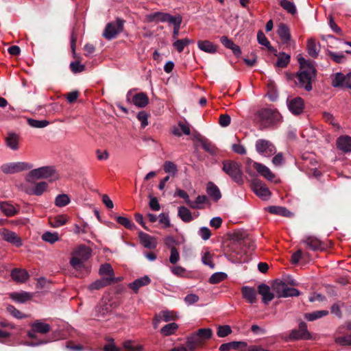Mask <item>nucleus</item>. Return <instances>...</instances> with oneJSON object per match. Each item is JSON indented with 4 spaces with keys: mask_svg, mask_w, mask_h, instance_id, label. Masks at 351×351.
I'll list each match as a JSON object with an SVG mask.
<instances>
[{
    "mask_svg": "<svg viewBox=\"0 0 351 351\" xmlns=\"http://www.w3.org/2000/svg\"><path fill=\"white\" fill-rule=\"evenodd\" d=\"M32 329L27 332V335L31 339L36 338V333L46 334L49 332L51 326L49 324L43 322L40 320H36L31 324Z\"/></svg>",
    "mask_w": 351,
    "mask_h": 351,
    "instance_id": "nucleus-11",
    "label": "nucleus"
},
{
    "mask_svg": "<svg viewBox=\"0 0 351 351\" xmlns=\"http://www.w3.org/2000/svg\"><path fill=\"white\" fill-rule=\"evenodd\" d=\"M212 335L213 330L210 328H200L187 337V346L191 350H194L204 341L210 339Z\"/></svg>",
    "mask_w": 351,
    "mask_h": 351,
    "instance_id": "nucleus-3",
    "label": "nucleus"
},
{
    "mask_svg": "<svg viewBox=\"0 0 351 351\" xmlns=\"http://www.w3.org/2000/svg\"><path fill=\"white\" fill-rule=\"evenodd\" d=\"M123 28V21L118 19L115 21L106 25L103 36L108 40H112L115 38L119 33L122 32Z\"/></svg>",
    "mask_w": 351,
    "mask_h": 351,
    "instance_id": "nucleus-7",
    "label": "nucleus"
},
{
    "mask_svg": "<svg viewBox=\"0 0 351 351\" xmlns=\"http://www.w3.org/2000/svg\"><path fill=\"white\" fill-rule=\"evenodd\" d=\"M0 210L7 217L14 216L18 213V209L6 202H0Z\"/></svg>",
    "mask_w": 351,
    "mask_h": 351,
    "instance_id": "nucleus-37",
    "label": "nucleus"
},
{
    "mask_svg": "<svg viewBox=\"0 0 351 351\" xmlns=\"http://www.w3.org/2000/svg\"><path fill=\"white\" fill-rule=\"evenodd\" d=\"M112 311L110 304H108L106 302L99 303L94 309L93 316L98 321L104 319L107 315H108Z\"/></svg>",
    "mask_w": 351,
    "mask_h": 351,
    "instance_id": "nucleus-15",
    "label": "nucleus"
},
{
    "mask_svg": "<svg viewBox=\"0 0 351 351\" xmlns=\"http://www.w3.org/2000/svg\"><path fill=\"white\" fill-rule=\"evenodd\" d=\"M280 5L289 13L294 14L296 13V8L293 2L288 0H282L280 3Z\"/></svg>",
    "mask_w": 351,
    "mask_h": 351,
    "instance_id": "nucleus-55",
    "label": "nucleus"
},
{
    "mask_svg": "<svg viewBox=\"0 0 351 351\" xmlns=\"http://www.w3.org/2000/svg\"><path fill=\"white\" fill-rule=\"evenodd\" d=\"M38 179L56 180L58 179V175L53 167L45 166L31 170L25 177V180L28 182H32L34 180Z\"/></svg>",
    "mask_w": 351,
    "mask_h": 351,
    "instance_id": "nucleus-2",
    "label": "nucleus"
},
{
    "mask_svg": "<svg viewBox=\"0 0 351 351\" xmlns=\"http://www.w3.org/2000/svg\"><path fill=\"white\" fill-rule=\"evenodd\" d=\"M240 346L246 347L247 343L245 341H231L226 343H223L219 347L221 351H228L230 350H237Z\"/></svg>",
    "mask_w": 351,
    "mask_h": 351,
    "instance_id": "nucleus-38",
    "label": "nucleus"
},
{
    "mask_svg": "<svg viewBox=\"0 0 351 351\" xmlns=\"http://www.w3.org/2000/svg\"><path fill=\"white\" fill-rule=\"evenodd\" d=\"M114 281V278H102L97 280L88 286L90 291L99 290L104 287L111 285Z\"/></svg>",
    "mask_w": 351,
    "mask_h": 351,
    "instance_id": "nucleus-25",
    "label": "nucleus"
},
{
    "mask_svg": "<svg viewBox=\"0 0 351 351\" xmlns=\"http://www.w3.org/2000/svg\"><path fill=\"white\" fill-rule=\"evenodd\" d=\"M222 169L235 182L239 184L243 183L242 172L238 162L232 160H225L223 162Z\"/></svg>",
    "mask_w": 351,
    "mask_h": 351,
    "instance_id": "nucleus-5",
    "label": "nucleus"
},
{
    "mask_svg": "<svg viewBox=\"0 0 351 351\" xmlns=\"http://www.w3.org/2000/svg\"><path fill=\"white\" fill-rule=\"evenodd\" d=\"M178 215L185 223L191 222L193 219L191 211L185 206L178 208Z\"/></svg>",
    "mask_w": 351,
    "mask_h": 351,
    "instance_id": "nucleus-42",
    "label": "nucleus"
},
{
    "mask_svg": "<svg viewBox=\"0 0 351 351\" xmlns=\"http://www.w3.org/2000/svg\"><path fill=\"white\" fill-rule=\"evenodd\" d=\"M287 104L289 111L292 114L299 115L303 112L304 103L302 98L296 97L293 99H287Z\"/></svg>",
    "mask_w": 351,
    "mask_h": 351,
    "instance_id": "nucleus-12",
    "label": "nucleus"
},
{
    "mask_svg": "<svg viewBox=\"0 0 351 351\" xmlns=\"http://www.w3.org/2000/svg\"><path fill=\"white\" fill-rule=\"evenodd\" d=\"M0 234L3 240L14 245L16 247H20L23 245L21 237L14 232L10 231L8 229H2L0 230Z\"/></svg>",
    "mask_w": 351,
    "mask_h": 351,
    "instance_id": "nucleus-16",
    "label": "nucleus"
},
{
    "mask_svg": "<svg viewBox=\"0 0 351 351\" xmlns=\"http://www.w3.org/2000/svg\"><path fill=\"white\" fill-rule=\"evenodd\" d=\"M291 339H311V334L307 330V326L304 322H301L299 325L298 330H293L290 334Z\"/></svg>",
    "mask_w": 351,
    "mask_h": 351,
    "instance_id": "nucleus-17",
    "label": "nucleus"
},
{
    "mask_svg": "<svg viewBox=\"0 0 351 351\" xmlns=\"http://www.w3.org/2000/svg\"><path fill=\"white\" fill-rule=\"evenodd\" d=\"M332 85L334 87H343L351 89V72L344 75L341 72L337 73L332 77Z\"/></svg>",
    "mask_w": 351,
    "mask_h": 351,
    "instance_id": "nucleus-10",
    "label": "nucleus"
},
{
    "mask_svg": "<svg viewBox=\"0 0 351 351\" xmlns=\"http://www.w3.org/2000/svg\"><path fill=\"white\" fill-rule=\"evenodd\" d=\"M72 256L73 257L70 260V264L74 269L78 270L84 267V263L85 261H82L80 258H79L77 256Z\"/></svg>",
    "mask_w": 351,
    "mask_h": 351,
    "instance_id": "nucleus-58",
    "label": "nucleus"
},
{
    "mask_svg": "<svg viewBox=\"0 0 351 351\" xmlns=\"http://www.w3.org/2000/svg\"><path fill=\"white\" fill-rule=\"evenodd\" d=\"M328 311L327 310L315 311L311 313H306L304 317L307 321L312 322L324 317L328 315Z\"/></svg>",
    "mask_w": 351,
    "mask_h": 351,
    "instance_id": "nucleus-39",
    "label": "nucleus"
},
{
    "mask_svg": "<svg viewBox=\"0 0 351 351\" xmlns=\"http://www.w3.org/2000/svg\"><path fill=\"white\" fill-rule=\"evenodd\" d=\"M328 56L332 58V60L335 62L336 63H343L346 61V57L345 55L341 52V53H336L331 51H329L328 52Z\"/></svg>",
    "mask_w": 351,
    "mask_h": 351,
    "instance_id": "nucleus-56",
    "label": "nucleus"
},
{
    "mask_svg": "<svg viewBox=\"0 0 351 351\" xmlns=\"http://www.w3.org/2000/svg\"><path fill=\"white\" fill-rule=\"evenodd\" d=\"M172 133L177 136H181L182 134L189 135L191 130L187 123L180 121L177 126L173 128Z\"/></svg>",
    "mask_w": 351,
    "mask_h": 351,
    "instance_id": "nucleus-31",
    "label": "nucleus"
},
{
    "mask_svg": "<svg viewBox=\"0 0 351 351\" xmlns=\"http://www.w3.org/2000/svg\"><path fill=\"white\" fill-rule=\"evenodd\" d=\"M42 239L46 242L53 244L59 241L60 237L58 232H46L43 234Z\"/></svg>",
    "mask_w": 351,
    "mask_h": 351,
    "instance_id": "nucleus-49",
    "label": "nucleus"
},
{
    "mask_svg": "<svg viewBox=\"0 0 351 351\" xmlns=\"http://www.w3.org/2000/svg\"><path fill=\"white\" fill-rule=\"evenodd\" d=\"M277 34L283 43H287L291 39L289 28L284 23H280L278 25Z\"/></svg>",
    "mask_w": 351,
    "mask_h": 351,
    "instance_id": "nucleus-28",
    "label": "nucleus"
},
{
    "mask_svg": "<svg viewBox=\"0 0 351 351\" xmlns=\"http://www.w3.org/2000/svg\"><path fill=\"white\" fill-rule=\"evenodd\" d=\"M10 298L15 302L25 303L32 299V294L26 291L14 292L10 295Z\"/></svg>",
    "mask_w": 351,
    "mask_h": 351,
    "instance_id": "nucleus-36",
    "label": "nucleus"
},
{
    "mask_svg": "<svg viewBox=\"0 0 351 351\" xmlns=\"http://www.w3.org/2000/svg\"><path fill=\"white\" fill-rule=\"evenodd\" d=\"M47 187L48 184L46 182H40L36 184L34 187L26 190V193L29 195L40 196L47 190Z\"/></svg>",
    "mask_w": 351,
    "mask_h": 351,
    "instance_id": "nucleus-30",
    "label": "nucleus"
},
{
    "mask_svg": "<svg viewBox=\"0 0 351 351\" xmlns=\"http://www.w3.org/2000/svg\"><path fill=\"white\" fill-rule=\"evenodd\" d=\"M258 292L262 296L263 302L267 304L274 298V294L266 284H261L258 287Z\"/></svg>",
    "mask_w": 351,
    "mask_h": 351,
    "instance_id": "nucleus-19",
    "label": "nucleus"
},
{
    "mask_svg": "<svg viewBox=\"0 0 351 351\" xmlns=\"http://www.w3.org/2000/svg\"><path fill=\"white\" fill-rule=\"evenodd\" d=\"M220 41L224 47L231 49L234 55L239 56L241 53L240 47L238 45H235L233 43V41L229 39L227 36H221L220 38Z\"/></svg>",
    "mask_w": 351,
    "mask_h": 351,
    "instance_id": "nucleus-32",
    "label": "nucleus"
},
{
    "mask_svg": "<svg viewBox=\"0 0 351 351\" xmlns=\"http://www.w3.org/2000/svg\"><path fill=\"white\" fill-rule=\"evenodd\" d=\"M260 124L262 128L271 127L280 121V113L274 110L265 108L258 112Z\"/></svg>",
    "mask_w": 351,
    "mask_h": 351,
    "instance_id": "nucleus-4",
    "label": "nucleus"
},
{
    "mask_svg": "<svg viewBox=\"0 0 351 351\" xmlns=\"http://www.w3.org/2000/svg\"><path fill=\"white\" fill-rule=\"evenodd\" d=\"M200 143L202 148L207 152L215 154L216 152V148L215 145L206 138L200 139Z\"/></svg>",
    "mask_w": 351,
    "mask_h": 351,
    "instance_id": "nucleus-50",
    "label": "nucleus"
},
{
    "mask_svg": "<svg viewBox=\"0 0 351 351\" xmlns=\"http://www.w3.org/2000/svg\"><path fill=\"white\" fill-rule=\"evenodd\" d=\"M178 328V325L175 323L172 322L168 324H166L160 329V332L164 336H170L175 333V332Z\"/></svg>",
    "mask_w": 351,
    "mask_h": 351,
    "instance_id": "nucleus-45",
    "label": "nucleus"
},
{
    "mask_svg": "<svg viewBox=\"0 0 351 351\" xmlns=\"http://www.w3.org/2000/svg\"><path fill=\"white\" fill-rule=\"evenodd\" d=\"M123 346L128 351H141L143 350V346L141 345L134 346L130 340L124 341Z\"/></svg>",
    "mask_w": 351,
    "mask_h": 351,
    "instance_id": "nucleus-61",
    "label": "nucleus"
},
{
    "mask_svg": "<svg viewBox=\"0 0 351 351\" xmlns=\"http://www.w3.org/2000/svg\"><path fill=\"white\" fill-rule=\"evenodd\" d=\"M307 51L310 56L315 58L319 55L320 46L315 39L310 38L307 42Z\"/></svg>",
    "mask_w": 351,
    "mask_h": 351,
    "instance_id": "nucleus-34",
    "label": "nucleus"
},
{
    "mask_svg": "<svg viewBox=\"0 0 351 351\" xmlns=\"http://www.w3.org/2000/svg\"><path fill=\"white\" fill-rule=\"evenodd\" d=\"M6 145L12 150L19 149V136L14 132H9L5 138Z\"/></svg>",
    "mask_w": 351,
    "mask_h": 351,
    "instance_id": "nucleus-33",
    "label": "nucleus"
},
{
    "mask_svg": "<svg viewBox=\"0 0 351 351\" xmlns=\"http://www.w3.org/2000/svg\"><path fill=\"white\" fill-rule=\"evenodd\" d=\"M337 147L344 153L351 152V137L347 135L341 136L337 139Z\"/></svg>",
    "mask_w": 351,
    "mask_h": 351,
    "instance_id": "nucleus-20",
    "label": "nucleus"
},
{
    "mask_svg": "<svg viewBox=\"0 0 351 351\" xmlns=\"http://www.w3.org/2000/svg\"><path fill=\"white\" fill-rule=\"evenodd\" d=\"M151 282V279L148 276H144L143 277L136 279L128 285V287L132 289L134 293H137L139 289L142 287L147 286Z\"/></svg>",
    "mask_w": 351,
    "mask_h": 351,
    "instance_id": "nucleus-22",
    "label": "nucleus"
},
{
    "mask_svg": "<svg viewBox=\"0 0 351 351\" xmlns=\"http://www.w3.org/2000/svg\"><path fill=\"white\" fill-rule=\"evenodd\" d=\"M252 189L255 194L263 200L268 199L271 195L269 189L261 181H254L252 184Z\"/></svg>",
    "mask_w": 351,
    "mask_h": 351,
    "instance_id": "nucleus-14",
    "label": "nucleus"
},
{
    "mask_svg": "<svg viewBox=\"0 0 351 351\" xmlns=\"http://www.w3.org/2000/svg\"><path fill=\"white\" fill-rule=\"evenodd\" d=\"M207 201L208 198L206 195H198L195 201H191L189 207L194 209H202Z\"/></svg>",
    "mask_w": 351,
    "mask_h": 351,
    "instance_id": "nucleus-43",
    "label": "nucleus"
},
{
    "mask_svg": "<svg viewBox=\"0 0 351 351\" xmlns=\"http://www.w3.org/2000/svg\"><path fill=\"white\" fill-rule=\"evenodd\" d=\"M191 43H193V40L189 38L176 40L173 43V47L178 52L181 53L183 51L184 47Z\"/></svg>",
    "mask_w": 351,
    "mask_h": 351,
    "instance_id": "nucleus-44",
    "label": "nucleus"
},
{
    "mask_svg": "<svg viewBox=\"0 0 351 351\" xmlns=\"http://www.w3.org/2000/svg\"><path fill=\"white\" fill-rule=\"evenodd\" d=\"M257 40L260 45L266 47L269 51H275L274 48L271 46L269 41L267 40L264 33L261 30L258 32Z\"/></svg>",
    "mask_w": 351,
    "mask_h": 351,
    "instance_id": "nucleus-46",
    "label": "nucleus"
},
{
    "mask_svg": "<svg viewBox=\"0 0 351 351\" xmlns=\"http://www.w3.org/2000/svg\"><path fill=\"white\" fill-rule=\"evenodd\" d=\"M243 298L249 303L254 304L256 301V291L254 288L248 286H244L241 288Z\"/></svg>",
    "mask_w": 351,
    "mask_h": 351,
    "instance_id": "nucleus-23",
    "label": "nucleus"
},
{
    "mask_svg": "<svg viewBox=\"0 0 351 351\" xmlns=\"http://www.w3.org/2000/svg\"><path fill=\"white\" fill-rule=\"evenodd\" d=\"M28 124L35 128H43L49 124L47 120H36L34 119H29L27 120Z\"/></svg>",
    "mask_w": 351,
    "mask_h": 351,
    "instance_id": "nucleus-53",
    "label": "nucleus"
},
{
    "mask_svg": "<svg viewBox=\"0 0 351 351\" xmlns=\"http://www.w3.org/2000/svg\"><path fill=\"white\" fill-rule=\"evenodd\" d=\"M158 315L160 317L162 321L166 322L173 321L176 319V315L174 314V313L173 311L167 310L162 311L161 312H160Z\"/></svg>",
    "mask_w": 351,
    "mask_h": 351,
    "instance_id": "nucleus-57",
    "label": "nucleus"
},
{
    "mask_svg": "<svg viewBox=\"0 0 351 351\" xmlns=\"http://www.w3.org/2000/svg\"><path fill=\"white\" fill-rule=\"evenodd\" d=\"M232 332V329L230 326L224 325L219 326L217 328V335L219 337H227Z\"/></svg>",
    "mask_w": 351,
    "mask_h": 351,
    "instance_id": "nucleus-59",
    "label": "nucleus"
},
{
    "mask_svg": "<svg viewBox=\"0 0 351 351\" xmlns=\"http://www.w3.org/2000/svg\"><path fill=\"white\" fill-rule=\"evenodd\" d=\"M250 162H252V161H250ZM252 166L261 176H263L267 180L272 181L274 179L275 175L265 165L259 162H252Z\"/></svg>",
    "mask_w": 351,
    "mask_h": 351,
    "instance_id": "nucleus-18",
    "label": "nucleus"
},
{
    "mask_svg": "<svg viewBox=\"0 0 351 351\" xmlns=\"http://www.w3.org/2000/svg\"><path fill=\"white\" fill-rule=\"evenodd\" d=\"M6 310L13 317H14L17 319H22V318L25 317V315H23L20 311L17 310L14 306H12L11 304L7 305Z\"/></svg>",
    "mask_w": 351,
    "mask_h": 351,
    "instance_id": "nucleus-60",
    "label": "nucleus"
},
{
    "mask_svg": "<svg viewBox=\"0 0 351 351\" xmlns=\"http://www.w3.org/2000/svg\"><path fill=\"white\" fill-rule=\"evenodd\" d=\"M267 210L272 214H276L284 217H290L292 215V213L289 210L282 206H269Z\"/></svg>",
    "mask_w": 351,
    "mask_h": 351,
    "instance_id": "nucleus-41",
    "label": "nucleus"
},
{
    "mask_svg": "<svg viewBox=\"0 0 351 351\" xmlns=\"http://www.w3.org/2000/svg\"><path fill=\"white\" fill-rule=\"evenodd\" d=\"M11 277L14 281L24 282L28 279L29 274L24 269H14L11 272Z\"/></svg>",
    "mask_w": 351,
    "mask_h": 351,
    "instance_id": "nucleus-35",
    "label": "nucleus"
},
{
    "mask_svg": "<svg viewBox=\"0 0 351 351\" xmlns=\"http://www.w3.org/2000/svg\"><path fill=\"white\" fill-rule=\"evenodd\" d=\"M72 255L77 256L82 261H86L91 255V250L84 245H81L73 251Z\"/></svg>",
    "mask_w": 351,
    "mask_h": 351,
    "instance_id": "nucleus-27",
    "label": "nucleus"
},
{
    "mask_svg": "<svg viewBox=\"0 0 351 351\" xmlns=\"http://www.w3.org/2000/svg\"><path fill=\"white\" fill-rule=\"evenodd\" d=\"M67 221V217L65 215H58L51 219L49 223L53 228H58L64 225Z\"/></svg>",
    "mask_w": 351,
    "mask_h": 351,
    "instance_id": "nucleus-47",
    "label": "nucleus"
},
{
    "mask_svg": "<svg viewBox=\"0 0 351 351\" xmlns=\"http://www.w3.org/2000/svg\"><path fill=\"white\" fill-rule=\"evenodd\" d=\"M71 202L70 197L66 194H60L55 199V204L58 207H64Z\"/></svg>",
    "mask_w": 351,
    "mask_h": 351,
    "instance_id": "nucleus-48",
    "label": "nucleus"
},
{
    "mask_svg": "<svg viewBox=\"0 0 351 351\" xmlns=\"http://www.w3.org/2000/svg\"><path fill=\"white\" fill-rule=\"evenodd\" d=\"M32 168V165L25 162H10L1 167V171L6 174H13Z\"/></svg>",
    "mask_w": 351,
    "mask_h": 351,
    "instance_id": "nucleus-8",
    "label": "nucleus"
},
{
    "mask_svg": "<svg viewBox=\"0 0 351 351\" xmlns=\"http://www.w3.org/2000/svg\"><path fill=\"white\" fill-rule=\"evenodd\" d=\"M290 58L289 55L285 53H281L276 62V66L280 68L286 67L290 62Z\"/></svg>",
    "mask_w": 351,
    "mask_h": 351,
    "instance_id": "nucleus-52",
    "label": "nucleus"
},
{
    "mask_svg": "<svg viewBox=\"0 0 351 351\" xmlns=\"http://www.w3.org/2000/svg\"><path fill=\"white\" fill-rule=\"evenodd\" d=\"M149 114L145 111H141L137 114V119L141 122V127L145 128L148 125Z\"/></svg>",
    "mask_w": 351,
    "mask_h": 351,
    "instance_id": "nucleus-62",
    "label": "nucleus"
},
{
    "mask_svg": "<svg viewBox=\"0 0 351 351\" xmlns=\"http://www.w3.org/2000/svg\"><path fill=\"white\" fill-rule=\"evenodd\" d=\"M126 97L128 101L131 100V102L138 108H144L149 103V98L144 93H139L132 96V91L130 90L128 92Z\"/></svg>",
    "mask_w": 351,
    "mask_h": 351,
    "instance_id": "nucleus-13",
    "label": "nucleus"
},
{
    "mask_svg": "<svg viewBox=\"0 0 351 351\" xmlns=\"http://www.w3.org/2000/svg\"><path fill=\"white\" fill-rule=\"evenodd\" d=\"M164 170L166 173L175 175L178 171L177 166L171 161H167L164 164Z\"/></svg>",
    "mask_w": 351,
    "mask_h": 351,
    "instance_id": "nucleus-64",
    "label": "nucleus"
},
{
    "mask_svg": "<svg viewBox=\"0 0 351 351\" xmlns=\"http://www.w3.org/2000/svg\"><path fill=\"white\" fill-rule=\"evenodd\" d=\"M298 61L300 69L296 74L295 84L299 88L311 91L313 89L312 83L316 77V69L313 63L304 58H299Z\"/></svg>",
    "mask_w": 351,
    "mask_h": 351,
    "instance_id": "nucleus-1",
    "label": "nucleus"
},
{
    "mask_svg": "<svg viewBox=\"0 0 351 351\" xmlns=\"http://www.w3.org/2000/svg\"><path fill=\"white\" fill-rule=\"evenodd\" d=\"M302 243H304L313 251L320 249L322 245V242L317 238L313 236H305L302 239Z\"/></svg>",
    "mask_w": 351,
    "mask_h": 351,
    "instance_id": "nucleus-24",
    "label": "nucleus"
},
{
    "mask_svg": "<svg viewBox=\"0 0 351 351\" xmlns=\"http://www.w3.org/2000/svg\"><path fill=\"white\" fill-rule=\"evenodd\" d=\"M117 221L119 224L123 226L125 228L130 229V230H132L134 227V223L129 219H128L125 217H121V216L117 217Z\"/></svg>",
    "mask_w": 351,
    "mask_h": 351,
    "instance_id": "nucleus-63",
    "label": "nucleus"
},
{
    "mask_svg": "<svg viewBox=\"0 0 351 351\" xmlns=\"http://www.w3.org/2000/svg\"><path fill=\"white\" fill-rule=\"evenodd\" d=\"M208 195L215 202H217L221 197V194L218 186L213 182H208L206 186Z\"/></svg>",
    "mask_w": 351,
    "mask_h": 351,
    "instance_id": "nucleus-26",
    "label": "nucleus"
},
{
    "mask_svg": "<svg viewBox=\"0 0 351 351\" xmlns=\"http://www.w3.org/2000/svg\"><path fill=\"white\" fill-rule=\"evenodd\" d=\"M256 150L261 156L270 157L276 153L275 146L269 141L258 139L256 142Z\"/></svg>",
    "mask_w": 351,
    "mask_h": 351,
    "instance_id": "nucleus-9",
    "label": "nucleus"
},
{
    "mask_svg": "<svg viewBox=\"0 0 351 351\" xmlns=\"http://www.w3.org/2000/svg\"><path fill=\"white\" fill-rule=\"evenodd\" d=\"M198 48L208 53H215L217 52V47L209 40H198L197 41Z\"/></svg>",
    "mask_w": 351,
    "mask_h": 351,
    "instance_id": "nucleus-29",
    "label": "nucleus"
},
{
    "mask_svg": "<svg viewBox=\"0 0 351 351\" xmlns=\"http://www.w3.org/2000/svg\"><path fill=\"white\" fill-rule=\"evenodd\" d=\"M170 15L171 14H169L168 13H163V12H155V13L148 15L147 19H148V21H149V22H153L155 21H160L162 23L168 22Z\"/></svg>",
    "mask_w": 351,
    "mask_h": 351,
    "instance_id": "nucleus-40",
    "label": "nucleus"
},
{
    "mask_svg": "<svg viewBox=\"0 0 351 351\" xmlns=\"http://www.w3.org/2000/svg\"><path fill=\"white\" fill-rule=\"evenodd\" d=\"M227 278V274L224 272H216L213 274L209 278L210 284H217Z\"/></svg>",
    "mask_w": 351,
    "mask_h": 351,
    "instance_id": "nucleus-54",
    "label": "nucleus"
},
{
    "mask_svg": "<svg viewBox=\"0 0 351 351\" xmlns=\"http://www.w3.org/2000/svg\"><path fill=\"white\" fill-rule=\"evenodd\" d=\"M139 239L143 246L148 249H155L157 246V241L155 237L143 232H139Z\"/></svg>",
    "mask_w": 351,
    "mask_h": 351,
    "instance_id": "nucleus-21",
    "label": "nucleus"
},
{
    "mask_svg": "<svg viewBox=\"0 0 351 351\" xmlns=\"http://www.w3.org/2000/svg\"><path fill=\"white\" fill-rule=\"evenodd\" d=\"M272 289L278 298L294 297L300 294L299 290L289 287L286 282H283L282 280L278 279L273 282Z\"/></svg>",
    "mask_w": 351,
    "mask_h": 351,
    "instance_id": "nucleus-6",
    "label": "nucleus"
},
{
    "mask_svg": "<svg viewBox=\"0 0 351 351\" xmlns=\"http://www.w3.org/2000/svg\"><path fill=\"white\" fill-rule=\"evenodd\" d=\"M99 274L103 275H108V278H114V271L112 267V266L108 263H105L104 265H101L99 268Z\"/></svg>",
    "mask_w": 351,
    "mask_h": 351,
    "instance_id": "nucleus-51",
    "label": "nucleus"
}]
</instances>
